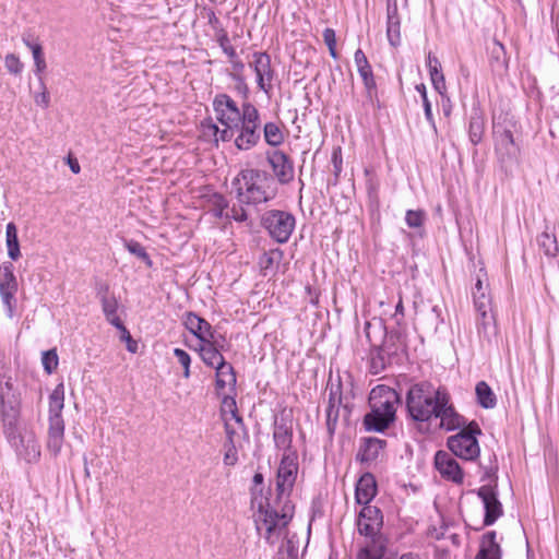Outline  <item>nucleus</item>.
Instances as JSON below:
<instances>
[{"mask_svg": "<svg viewBox=\"0 0 559 559\" xmlns=\"http://www.w3.org/2000/svg\"><path fill=\"white\" fill-rule=\"evenodd\" d=\"M297 452L283 453L277 474L276 492L280 501H283L281 512L274 508H259L255 520L257 530H265L264 539L270 545H275L282 530L286 528L293 518L294 506L288 500L298 474Z\"/></svg>", "mask_w": 559, "mask_h": 559, "instance_id": "1", "label": "nucleus"}, {"mask_svg": "<svg viewBox=\"0 0 559 559\" xmlns=\"http://www.w3.org/2000/svg\"><path fill=\"white\" fill-rule=\"evenodd\" d=\"M20 414V392L14 388L12 378L3 376L0 379V416L3 432L9 443L21 453V447L24 445V438L19 430Z\"/></svg>", "mask_w": 559, "mask_h": 559, "instance_id": "2", "label": "nucleus"}, {"mask_svg": "<svg viewBox=\"0 0 559 559\" xmlns=\"http://www.w3.org/2000/svg\"><path fill=\"white\" fill-rule=\"evenodd\" d=\"M272 177L264 170L242 169L231 181L236 195L241 204H260L272 199L269 183Z\"/></svg>", "mask_w": 559, "mask_h": 559, "instance_id": "3", "label": "nucleus"}, {"mask_svg": "<svg viewBox=\"0 0 559 559\" xmlns=\"http://www.w3.org/2000/svg\"><path fill=\"white\" fill-rule=\"evenodd\" d=\"M445 392L444 388L435 389L428 382L412 385L406 395V407L412 419L429 421L437 411L438 399Z\"/></svg>", "mask_w": 559, "mask_h": 559, "instance_id": "4", "label": "nucleus"}, {"mask_svg": "<svg viewBox=\"0 0 559 559\" xmlns=\"http://www.w3.org/2000/svg\"><path fill=\"white\" fill-rule=\"evenodd\" d=\"M63 407V384H58L49 395V426L47 439V448L55 456L60 453L64 440Z\"/></svg>", "mask_w": 559, "mask_h": 559, "instance_id": "5", "label": "nucleus"}, {"mask_svg": "<svg viewBox=\"0 0 559 559\" xmlns=\"http://www.w3.org/2000/svg\"><path fill=\"white\" fill-rule=\"evenodd\" d=\"M481 430L476 421H471L456 435L448 438L447 445L451 453L465 461H474L479 456L480 448L477 436Z\"/></svg>", "mask_w": 559, "mask_h": 559, "instance_id": "6", "label": "nucleus"}, {"mask_svg": "<svg viewBox=\"0 0 559 559\" xmlns=\"http://www.w3.org/2000/svg\"><path fill=\"white\" fill-rule=\"evenodd\" d=\"M237 124L236 147L240 151L251 150L261 139L260 114L257 107L249 102L243 103V117Z\"/></svg>", "mask_w": 559, "mask_h": 559, "instance_id": "7", "label": "nucleus"}, {"mask_svg": "<svg viewBox=\"0 0 559 559\" xmlns=\"http://www.w3.org/2000/svg\"><path fill=\"white\" fill-rule=\"evenodd\" d=\"M295 223L293 214L280 210L266 211L261 218L262 226L267 230L271 238L278 243H285L289 240Z\"/></svg>", "mask_w": 559, "mask_h": 559, "instance_id": "8", "label": "nucleus"}, {"mask_svg": "<svg viewBox=\"0 0 559 559\" xmlns=\"http://www.w3.org/2000/svg\"><path fill=\"white\" fill-rule=\"evenodd\" d=\"M17 290L19 283L14 274V265L12 262H3L0 265V297L5 308L7 317L10 319L15 314Z\"/></svg>", "mask_w": 559, "mask_h": 559, "instance_id": "9", "label": "nucleus"}, {"mask_svg": "<svg viewBox=\"0 0 559 559\" xmlns=\"http://www.w3.org/2000/svg\"><path fill=\"white\" fill-rule=\"evenodd\" d=\"M515 127L516 122L512 118L508 119L506 117L502 122L493 121L495 147L503 156L513 157L519 152V146L513 136Z\"/></svg>", "mask_w": 559, "mask_h": 559, "instance_id": "10", "label": "nucleus"}, {"mask_svg": "<svg viewBox=\"0 0 559 559\" xmlns=\"http://www.w3.org/2000/svg\"><path fill=\"white\" fill-rule=\"evenodd\" d=\"M432 418H439V427L447 431L462 429L467 426L465 418L456 412L448 391L438 399L437 411Z\"/></svg>", "mask_w": 559, "mask_h": 559, "instance_id": "11", "label": "nucleus"}, {"mask_svg": "<svg viewBox=\"0 0 559 559\" xmlns=\"http://www.w3.org/2000/svg\"><path fill=\"white\" fill-rule=\"evenodd\" d=\"M213 108L216 119L221 124L238 126L243 117V105L238 107L237 103L227 94H217L213 99Z\"/></svg>", "mask_w": 559, "mask_h": 559, "instance_id": "12", "label": "nucleus"}, {"mask_svg": "<svg viewBox=\"0 0 559 559\" xmlns=\"http://www.w3.org/2000/svg\"><path fill=\"white\" fill-rule=\"evenodd\" d=\"M252 58L253 60L250 63V67L253 68L255 73L257 84L265 94H270L273 88L272 82L275 76V71L271 64V57L264 51H257L253 52Z\"/></svg>", "mask_w": 559, "mask_h": 559, "instance_id": "13", "label": "nucleus"}, {"mask_svg": "<svg viewBox=\"0 0 559 559\" xmlns=\"http://www.w3.org/2000/svg\"><path fill=\"white\" fill-rule=\"evenodd\" d=\"M382 524V513L377 507L365 506L359 512L357 528L360 535L368 538L384 537L380 534Z\"/></svg>", "mask_w": 559, "mask_h": 559, "instance_id": "14", "label": "nucleus"}, {"mask_svg": "<svg viewBox=\"0 0 559 559\" xmlns=\"http://www.w3.org/2000/svg\"><path fill=\"white\" fill-rule=\"evenodd\" d=\"M477 496L484 503V525L490 526L503 514V508L498 499L496 485H484L479 487L477 490Z\"/></svg>", "mask_w": 559, "mask_h": 559, "instance_id": "15", "label": "nucleus"}, {"mask_svg": "<svg viewBox=\"0 0 559 559\" xmlns=\"http://www.w3.org/2000/svg\"><path fill=\"white\" fill-rule=\"evenodd\" d=\"M472 296L476 311L479 313L480 319L477 320V329L486 331L490 323L491 317L488 314L490 309V297L487 293V284L484 283L483 278L478 275L476 283L472 288Z\"/></svg>", "mask_w": 559, "mask_h": 559, "instance_id": "16", "label": "nucleus"}, {"mask_svg": "<svg viewBox=\"0 0 559 559\" xmlns=\"http://www.w3.org/2000/svg\"><path fill=\"white\" fill-rule=\"evenodd\" d=\"M400 402L397 392L384 384L374 386L369 394L370 408L379 409L381 412L396 413V405Z\"/></svg>", "mask_w": 559, "mask_h": 559, "instance_id": "17", "label": "nucleus"}, {"mask_svg": "<svg viewBox=\"0 0 559 559\" xmlns=\"http://www.w3.org/2000/svg\"><path fill=\"white\" fill-rule=\"evenodd\" d=\"M435 466L444 479L457 485L463 483L464 473L452 454L438 451L435 455Z\"/></svg>", "mask_w": 559, "mask_h": 559, "instance_id": "18", "label": "nucleus"}, {"mask_svg": "<svg viewBox=\"0 0 559 559\" xmlns=\"http://www.w3.org/2000/svg\"><path fill=\"white\" fill-rule=\"evenodd\" d=\"M273 440L277 450L284 453L296 452L292 449L293 443V421L284 416L275 417L273 424Z\"/></svg>", "mask_w": 559, "mask_h": 559, "instance_id": "19", "label": "nucleus"}, {"mask_svg": "<svg viewBox=\"0 0 559 559\" xmlns=\"http://www.w3.org/2000/svg\"><path fill=\"white\" fill-rule=\"evenodd\" d=\"M267 160L281 183H288L294 178V165L290 158L282 151H275L267 156Z\"/></svg>", "mask_w": 559, "mask_h": 559, "instance_id": "20", "label": "nucleus"}, {"mask_svg": "<svg viewBox=\"0 0 559 559\" xmlns=\"http://www.w3.org/2000/svg\"><path fill=\"white\" fill-rule=\"evenodd\" d=\"M183 324L201 343L213 338L212 325L194 312H187L183 317Z\"/></svg>", "mask_w": 559, "mask_h": 559, "instance_id": "21", "label": "nucleus"}, {"mask_svg": "<svg viewBox=\"0 0 559 559\" xmlns=\"http://www.w3.org/2000/svg\"><path fill=\"white\" fill-rule=\"evenodd\" d=\"M342 405V391L341 384L338 383L336 388H331L329 394V403L325 411L326 415V429L330 436H333L336 429V425L340 417V407Z\"/></svg>", "mask_w": 559, "mask_h": 559, "instance_id": "22", "label": "nucleus"}, {"mask_svg": "<svg viewBox=\"0 0 559 559\" xmlns=\"http://www.w3.org/2000/svg\"><path fill=\"white\" fill-rule=\"evenodd\" d=\"M395 420V414L392 412H381L370 408V412L364 417V425L368 431L382 432Z\"/></svg>", "mask_w": 559, "mask_h": 559, "instance_id": "23", "label": "nucleus"}, {"mask_svg": "<svg viewBox=\"0 0 559 559\" xmlns=\"http://www.w3.org/2000/svg\"><path fill=\"white\" fill-rule=\"evenodd\" d=\"M377 493V484L373 475L370 473L364 474L356 485L355 498L357 503L369 506V502Z\"/></svg>", "mask_w": 559, "mask_h": 559, "instance_id": "24", "label": "nucleus"}, {"mask_svg": "<svg viewBox=\"0 0 559 559\" xmlns=\"http://www.w3.org/2000/svg\"><path fill=\"white\" fill-rule=\"evenodd\" d=\"M496 532H487L483 538L475 559H501V548L496 542Z\"/></svg>", "mask_w": 559, "mask_h": 559, "instance_id": "25", "label": "nucleus"}, {"mask_svg": "<svg viewBox=\"0 0 559 559\" xmlns=\"http://www.w3.org/2000/svg\"><path fill=\"white\" fill-rule=\"evenodd\" d=\"M108 286L105 287V293L100 295V302L103 313L106 320L115 328H121L122 321L117 314L119 304L115 296H108Z\"/></svg>", "mask_w": 559, "mask_h": 559, "instance_id": "26", "label": "nucleus"}, {"mask_svg": "<svg viewBox=\"0 0 559 559\" xmlns=\"http://www.w3.org/2000/svg\"><path fill=\"white\" fill-rule=\"evenodd\" d=\"M225 128L224 129H219L215 123H213L212 121H209L206 123H203V129H204V135L206 136H213L214 138V141L215 143H217L218 141H223V142H229L231 141L233 139L235 140L236 138V131H237V127L238 126H233V124H223Z\"/></svg>", "mask_w": 559, "mask_h": 559, "instance_id": "27", "label": "nucleus"}, {"mask_svg": "<svg viewBox=\"0 0 559 559\" xmlns=\"http://www.w3.org/2000/svg\"><path fill=\"white\" fill-rule=\"evenodd\" d=\"M485 131V116L479 108H473L469 124H468V135L471 142L476 145L478 144L484 135Z\"/></svg>", "mask_w": 559, "mask_h": 559, "instance_id": "28", "label": "nucleus"}, {"mask_svg": "<svg viewBox=\"0 0 559 559\" xmlns=\"http://www.w3.org/2000/svg\"><path fill=\"white\" fill-rule=\"evenodd\" d=\"M215 370L216 389L223 390L226 386H229L231 390H234L237 382L234 367L229 362L224 361L222 365L217 366Z\"/></svg>", "mask_w": 559, "mask_h": 559, "instance_id": "29", "label": "nucleus"}, {"mask_svg": "<svg viewBox=\"0 0 559 559\" xmlns=\"http://www.w3.org/2000/svg\"><path fill=\"white\" fill-rule=\"evenodd\" d=\"M385 445V441L378 438H367L364 440L358 453V457L361 462L374 461L380 451Z\"/></svg>", "mask_w": 559, "mask_h": 559, "instance_id": "30", "label": "nucleus"}, {"mask_svg": "<svg viewBox=\"0 0 559 559\" xmlns=\"http://www.w3.org/2000/svg\"><path fill=\"white\" fill-rule=\"evenodd\" d=\"M225 420V431L227 440L225 443L227 444H237L241 437L247 435L246 426L243 424L242 417H236L233 419L235 423L231 424L227 417Z\"/></svg>", "mask_w": 559, "mask_h": 559, "instance_id": "31", "label": "nucleus"}, {"mask_svg": "<svg viewBox=\"0 0 559 559\" xmlns=\"http://www.w3.org/2000/svg\"><path fill=\"white\" fill-rule=\"evenodd\" d=\"M5 245L9 258L13 261H16L21 257V251L17 237V228L12 222L9 223L5 227Z\"/></svg>", "mask_w": 559, "mask_h": 559, "instance_id": "32", "label": "nucleus"}, {"mask_svg": "<svg viewBox=\"0 0 559 559\" xmlns=\"http://www.w3.org/2000/svg\"><path fill=\"white\" fill-rule=\"evenodd\" d=\"M198 350L202 361L209 367L216 368L226 361L221 352L206 343H201Z\"/></svg>", "mask_w": 559, "mask_h": 559, "instance_id": "33", "label": "nucleus"}, {"mask_svg": "<svg viewBox=\"0 0 559 559\" xmlns=\"http://www.w3.org/2000/svg\"><path fill=\"white\" fill-rule=\"evenodd\" d=\"M475 393L478 404L484 408H493L497 404V397L491 388L485 381L476 384Z\"/></svg>", "mask_w": 559, "mask_h": 559, "instance_id": "34", "label": "nucleus"}, {"mask_svg": "<svg viewBox=\"0 0 559 559\" xmlns=\"http://www.w3.org/2000/svg\"><path fill=\"white\" fill-rule=\"evenodd\" d=\"M283 257L284 253L278 248L264 252L259 259V265L264 272V275H266L269 271H274Z\"/></svg>", "mask_w": 559, "mask_h": 559, "instance_id": "35", "label": "nucleus"}, {"mask_svg": "<svg viewBox=\"0 0 559 559\" xmlns=\"http://www.w3.org/2000/svg\"><path fill=\"white\" fill-rule=\"evenodd\" d=\"M537 242L539 249L543 250L545 255L555 258L558 254L559 246L555 235L544 231L537 237Z\"/></svg>", "mask_w": 559, "mask_h": 559, "instance_id": "36", "label": "nucleus"}, {"mask_svg": "<svg viewBox=\"0 0 559 559\" xmlns=\"http://www.w3.org/2000/svg\"><path fill=\"white\" fill-rule=\"evenodd\" d=\"M357 71L364 82L367 98L369 100H373V98L377 96V83L373 76L371 66L357 69Z\"/></svg>", "mask_w": 559, "mask_h": 559, "instance_id": "37", "label": "nucleus"}, {"mask_svg": "<svg viewBox=\"0 0 559 559\" xmlns=\"http://www.w3.org/2000/svg\"><path fill=\"white\" fill-rule=\"evenodd\" d=\"M265 142L271 146H278L284 142V134L275 122H266L263 127Z\"/></svg>", "mask_w": 559, "mask_h": 559, "instance_id": "38", "label": "nucleus"}, {"mask_svg": "<svg viewBox=\"0 0 559 559\" xmlns=\"http://www.w3.org/2000/svg\"><path fill=\"white\" fill-rule=\"evenodd\" d=\"M124 247L131 254L143 261L148 267L152 266L153 262L145 248L140 242L135 240H129L126 241Z\"/></svg>", "mask_w": 559, "mask_h": 559, "instance_id": "39", "label": "nucleus"}, {"mask_svg": "<svg viewBox=\"0 0 559 559\" xmlns=\"http://www.w3.org/2000/svg\"><path fill=\"white\" fill-rule=\"evenodd\" d=\"M386 36L389 43L396 47L401 43V20H386Z\"/></svg>", "mask_w": 559, "mask_h": 559, "instance_id": "40", "label": "nucleus"}, {"mask_svg": "<svg viewBox=\"0 0 559 559\" xmlns=\"http://www.w3.org/2000/svg\"><path fill=\"white\" fill-rule=\"evenodd\" d=\"M386 367V358L383 354L382 348H376L371 353L370 358V372L372 374H379L382 372Z\"/></svg>", "mask_w": 559, "mask_h": 559, "instance_id": "41", "label": "nucleus"}, {"mask_svg": "<svg viewBox=\"0 0 559 559\" xmlns=\"http://www.w3.org/2000/svg\"><path fill=\"white\" fill-rule=\"evenodd\" d=\"M416 91L420 94L421 96V99H423V106H424V111H425V117L427 119V121L429 122V124L436 129V123H435V119H433V116H432V110H431V104L428 99V96H427V90H426V86L425 84L420 83V84H417L416 85Z\"/></svg>", "mask_w": 559, "mask_h": 559, "instance_id": "42", "label": "nucleus"}, {"mask_svg": "<svg viewBox=\"0 0 559 559\" xmlns=\"http://www.w3.org/2000/svg\"><path fill=\"white\" fill-rule=\"evenodd\" d=\"M33 59H34V66H35V74L38 76V79H43L41 74L47 69V63L44 57L43 47L41 46H35L33 48Z\"/></svg>", "mask_w": 559, "mask_h": 559, "instance_id": "43", "label": "nucleus"}, {"mask_svg": "<svg viewBox=\"0 0 559 559\" xmlns=\"http://www.w3.org/2000/svg\"><path fill=\"white\" fill-rule=\"evenodd\" d=\"M58 355L56 349H49L43 353L41 362L47 373H52L58 367Z\"/></svg>", "mask_w": 559, "mask_h": 559, "instance_id": "44", "label": "nucleus"}, {"mask_svg": "<svg viewBox=\"0 0 559 559\" xmlns=\"http://www.w3.org/2000/svg\"><path fill=\"white\" fill-rule=\"evenodd\" d=\"M430 80L433 88L440 94L443 95L447 91L445 79L442 72V68L430 70L429 71Z\"/></svg>", "mask_w": 559, "mask_h": 559, "instance_id": "45", "label": "nucleus"}, {"mask_svg": "<svg viewBox=\"0 0 559 559\" xmlns=\"http://www.w3.org/2000/svg\"><path fill=\"white\" fill-rule=\"evenodd\" d=\"M222 414H223L224 418L227 417V415H230L229 419H235L236 417H241L238 414L235 397L228 396V395L224 396V399L222 401Z\"/></svg>", "mask_w": 559, "mask_h": 559, "instance_id": "46", "label": "nucleus"}, {"mask_svg": "<svg viewBox=\"0 0 559 559\" xmlns=\"http://www.w3.org/2000/svg\"><path fill=\"white\" fill-rule=\"evenodd\" d=\"M5 69L14 75H19L23 71V63L15 53H8L4 58Z\"/></svg>", "mask_w": 559, "mask_h": 559, "instance_id": "47", "label": "nucleus"}, {"mask_svg": "<svg viewBox=\"0 0 559 559\" xmlns=\"http://www.w3.org/2000/svg\"><path fill=\"white\" fill-rule=\"evenodd\" d=\"M425 218L424 211L408 210L405 215V222L409 228H418L423 225Z\"/></svg>", "mask_w": 559, "mask_h": 559, "instance_id": "48", "label": "nucleus"}, {"mask_svg": "<svg viewBox=\"0 0 559 559\" xmlns=\"http://www.w3.org/2000/svg\"><path fill=\"white\" fill-rule=\"evenodd\" d=\"M174 355L177 358L178 362L183 368V377L186 379H188L190 377V364H191L190 355L181 348H175Z\"/></svg>", "mask_w": 559, "mask_h": 559, "instance_id": "49", "label": "nucleus"}, {"mask_svg": "<svg viewBox=\"0 0 559 559\" xmlns=\"http://www.w3.org/2000/svg\"><path fill=\"white\" fill-rule=\"evenodd\" d=\"M117 329L121 332V336H120L121 341L127 343V349L130 353H136V350H138V343L132 338L130 332L124 326V324L121 323V328H117Z\"/></svg>", "mask_w": 559, "mask_h": 559, "instance_id": "50", "label": "nucleus"}, {"mask_svg": "<svg viewBox=\"0 0 559 559\" xmlns=\"http://www.w3.org/2000/svg\"><path fill=\"white\" fill-rule=\"evenodd\" d=\"M224 447H225L224 464L228 465V466H234L238 461L236 444L225 443Z\"/></svg>", "mask_w": 559, "mask_h": 559, "instance_id": "51", "label": "nucleus"}, {"mask_svg": "<svg viewBox=\"0 0 559 559\" xmlns=\"http://www.w3.org/2000/svg\"><path fill=\"white\" fill-rule=\"evenodd\" d=\"M40 88H41V92L36 94L34 99L38 106H40L43 108H47L50 104V96H49V93L47 91V87H46L43 79H40Z\"/></svg>", "mask_w": 559, "mask_h": 559, "instance_id": "52", "label": "nucleus"}, {"mask_svg": "<svg viewBox=\"0 0 559 559\" xmlns=\"http://www.w3.org/2000/svg\"><path fill=\"white\" fill-rule=\"evenodd\" d=\"M225 215L235 219L236 222H245L248 217L247 212L242 206H233L229 212H226Z\"/></svg>", "mask_w": 559, "mask_h": 559, "instance_id": "53", "label": "nucleus"}, {"mask_svg": "<svg viewBox=\"0 0 559 559\" xmlns=\"http://www.w3.org/2000/svg\"><path fill=\"white\" fill-rule=\"evenodd\" d=\"M214 204H215V216L222 217L224 215V211L227 209L228 203L226 199L221 194L214 195Z\"/></svg>", "mask_w": 559, "mask_h": 559, "instance_id": "54", "label": "nucleus"}, {"mask_svg": "<svg viewBox=\"0 0 559 559\" xmlns=\"http://www.w3.org/2000/svg\"><path fill=\"white\" fill-rule=\"evenodd\" d=\"M224 342H225L224 336L221 334L217 335L216 332L214 331L213 338H207L204 343H206L211 347H215L218 352L222 353V350H224V348H225Z\"/></svg>", "mask_w": 559, "mask_h": 559, "instance_id": "55", "label": "nucleus"}, {"mask_svg": "<svg viewBox=\"0 0 559 559\" xmlns=\"http://www.w3.org/2000/svg\"><path fill=\"white\" fill-rule=\"evenodd\" d=\"M323 40H324V44L329 47H336V36H335V31L333 28H325L323 31Z\"/></svg>", "mask_w": 559, "mask_h": 559, "instance_id": "56", "label": "nucleus"}, {"mask_svg": "<svg viewBox=\"0 0 559 559\" xmlns=\"http://www.w3.org/2000/svg\"><path fill=\"white\" fill-rule=\"evenodd\" d=\"M355 63L357 69L366 68L367 66H370L366 55L361 49H357L354 55Z\"/></svg>", "mask_w": 559, "mask_h": 559, "instance_id": "57", "label": "nucleus"}, {"mask_svg": "<svg viewBox=\"0 0 559 559\" xmlns=\"http://www.w3.org/2000/svg\"><path fill=\"white\" fill-rule=\"evenodd\" d=\"M400 19L396 1L388 2L386 7V20Z\"/></svg>", "mask_w": 559, "mask_h": 559, "instance_id": "58", "label": "nucleus"}, {"mask_svg": "<svg viewBox=\"0 0 559 559\" xmlns=\"http://www.w3.org/2000/svg\"><path fill=\"white\" fill-rule=\"evenodd\" d=\"M426 63H427L429 71L441 68V63H440L438 57H436L431 52L428 53Z\"/></svg>", "mask_w": 559, "mask_h": 559, "instance_id": "59", "label": "nucleus"}, {"mask_svg": "<svg viewBox=\"0 0 559 559\" xmlns=\"http://www.w3.org/2000/svg\"><path fill=\"white\" fill-rule=\"evenodd\" d=\"M27 442V448L31 449V451L27 453V460L31 461L33 459H37L40 454L38 445L36 444L35 441L32 440H28Z\"/></svg>", "mask_w": 559, "mask_h": 559, "instance_id": "60", "label": "nucleus"}, {"mask_svg": "<svg viewBox=\"0 0 559 559\" xmlns=\"http://www.w3.org/2000/svg\"><path fill=\"white\" fill-rule=\"evenodd\" d=\"M207 22L212 28H215V27L222 25L219 19L216 16L215 12L212 10L207 14Z\"/></svg>", "mask_w": 559, "mask_h": 559, "instance_id": "61", "label": "nucleus"}, {"mask_svg": "<svg viewBox=\"0 0 559 559\" xmlns=\"http://www.w3.org/2000/svg\"><path fill=\"white\" fill-rule=\"evenodd\" d=\"M22 41L24 43V45L33 52V48L35 46H41L39 43L37 41H34L32 39V36L28 34V35H23L22 37Z\"/></svg>", "mask_w": 559, "mask_h": 559, "instance_id": "62", "label": "nucleus"}, {"mask_svg": "<svg viewBox=\"0 0 559 559\" xmlns=\"http://www.w3.org/2000/svg\"><path fill=\"white\" fill-rule=\"evenodd\" d=\"M213 31L216 40L228 35L223 25L213 28Z\"/></svg>", "mask_w": 559, "mask_h": 559, "instance_id": "63", "label": "nucleus"}, {"mask_svg": "<svg viewBox=\"0 0 559 559\" xmlns=\"http://www.w3.org/2000/svg\"><path fill=\"white\" fill-rule=\"evenodd\" d=\"M223 52L225 55H227V57L229 58L230 61L238 58L236 49L233 47V45L230 47L223 49Z\"/></svg>", "mask_w": 559, "mask_h": 559, "instance_id": "64", "label": "nucleus"}]
</instances>
